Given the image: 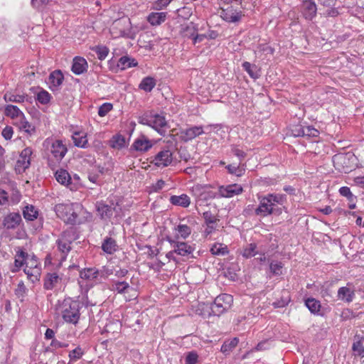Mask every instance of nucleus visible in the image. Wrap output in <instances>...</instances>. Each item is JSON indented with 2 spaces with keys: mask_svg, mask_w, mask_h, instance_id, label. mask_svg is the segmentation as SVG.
Listing matches in <instances>:
<instances>
[{
  "mask_svg": "<svg viewBox=\"0 0 364 364\" xmlns=\"http://www.w3.org/2000/svg\"><path fill=\"white\" fill-rule=\"evenodd\" d=\"M259 206L255 209V214L258 216L266 217L275 214L280 215L282 208L278 205H282L287 201L284 194L269 193L264 196H259Z\"/></svg>",
  "mask_w": 364,
  "mask_h": 364,
  "instance_id": "obj_1",
  "label": "nucleus"
},
{
  "mask_svg": "<svg viewBox=\"0 0 364 364\" xmlns=\"http://www.w3.org/2000/svg\"><path fill=\"white\" fill-rule=\"evenodd\" d=\"M82 304L79 300L65 299L57 307V311L63 320L69 323L76 324L80 319Z\"/></svg>",
  "mask_w": 364,
  "mask_h": 364,
  "instance_id": "obj_2",
  "label": "nucleus"
},
{
  "mask_svg": "<svg viewBox=\"0 0 364 364\" xmlns=\"http://www.w3.org/2000/svg\"><path fill=\"white\" fill-rule=\"evenodd\" d=\"M139 123L154 129L161 136H165L169 125L163 113L158 114L150 112L145 113L139 119Z\"/></svg>",
  "mask_w": 364,
  "mask_h": 364,
  "instance_id": "obj_3",
  "label": "nucleus"
},
{
  "mask_svg": "<svg viewBox=\"0 0 364 364\" xmlns=\"http://www.w3.org/2000/svg\"><path fill=\"white\" fill-rule=\"evenodd\" d=\"M54 210L57 216L67 224L73 225L76 223L77 214L74 211L73 204H57Z\"/></svg>",
  "mask_w": 364,
  "mask_h": 364,
  "instance_id": "obj_4",
  "label": "nucleus"
},
{
  "mask_svg": "<svg viewBox=\"0 0 364 364\" xmlns=\"http://www.w3.org/2000/svg\"><path fill=\"white\" fill-rule=\"evenodd\" d=\"M40 263L35 255L30 256L27 253L25 268L23 269L28 279L32 282H35L39 279L41 275Z\"/></svg>",
  "mask_w": 364,
  "mask_h": 364,
  "instance_id": "obj_5",
  "label": "nucleus"
},
{
  "mask_svg": "<svg viewBox=\"0 0 364 364\" xmlns=\"http://www.w3.org/2000/svg\"><path fill=\"white\" fill-rule=\"evenodd\" d=\"M233 301L230 294H222L218 296L211 306L212 313L215 316H220L228 310Z\"/></svg>",
  "mask_w": 364,
  "mask_h": 364,
  "instance_id": "obj_6",
  "label": "nucleus"
},
{
  "mask_svg": "<svg viewBox=\"0 0 364 364\" xmlns=\"http://www.w3.org/2000/svg\"><path fill=\"white\" fill-rule=\"evenodd\" d=\"M32 154L33 151L30 147H26L21 151L14 166L17 173H23L30 166Z\"/></svg>",
  "mask_w": 364,
  "mask_h": 364,
  "instance_id": "obj_7",
  "label": "nucleus"
},
{
  "mask_svg": "<svg viewBox=\"0 0 364 364\" xmlns=\"http://www.w3.org/2000/svg\"><path fill=\"white\" fill-rule=\"evenodd\" d=\"M63 285V275H60L57 272H49L44 277L43 287L46 290L60 289Z\"/></svg>",
  "mask_w": 364,
  "mask_h": 364,
  "instance_id": "obj_8",
  "label": "nucleus"
},
{
  "mask_svg": "<svg viewBox=\"0 0 364 364\" xmlns=\"http://www.w3.org/2000/svg\"><path fill=\"white\" fill-rule=\"evenodd\" d=\"M173 161V154L168 149H164L158 152L151 159V163L158 167H166Z\"/></svg>",
  "mask_w": 364,
  "mask_h": 364,
  "instance_id": "obj_9",
  "label": "nucleus"
},
{
  "mask_svg": "<svg viewBox=\"0 0 364 364\" xmlns=\"http://www.w3.org/2000/svg\"><path fill=\"white\" fill-rule=\"evenodd\" d=\"M166 240L170 243L171 247L174 248L176 254L180 256H189L194 251V248L187 242H178L170 237H166Z\"/></svg>",
  "mask_w": 364,
  "mask_h": 364,
  "instance_id": "obj_10",
  "label": "nucleus"
},
{
  "mask_svg": "<svg viewBox=\"0 0 364 364\" xmlns=\"http://www.w3.org/2000/svg\"><path fill=\"white\" fill-rule=\"evenodd\" d=\"M96 207L97 212L102 219L110 218L114 213L117 214L120 210V208L118 207V204H114V203L108 205L104 202H98Z\"/></svg>",
  "mask_w": 364,
  "mask_h": 364,
  "instance_id": "obj_11",
  "label": "nucleus"
},
{
  "mask_svg": "<svg viewBox=\"0 0 364 364\" xmlns=\"http://www.w3.org/2000/svg\"><path fill=\"white\" fill-rule=\"evenodd\" d=\"M154 144L144 134L139 136L131 146V149L139 152H146L151 149Z\"/></svg>",
  "mask_w": 364,
  "mask_h": 364,
  "instance_id": "obj_12",
  "label": "nucleus"
},
{
  "mask_svg": "<svg viewBox=\"0 0 364 364\" xmlns=\"http://www.w3.org/2000/svg\"><path fill=\"white\" fill-rule=\"evenodd\" d=\"M317 7L314 0H304L301 4V13L306 20H312L316 15Z\"/></svg>",
  "mask_w": 364,
  "mask_h": 364,
  "instance_id": "obj_13",
  "label": "nucleus"
},
{
  "mask_svg": "<svg viewBox=\"0 0 364 364\" xmlns=\"http://www.w3.org/2000/svg\"><path fill=\"white\" fill-rule=\"evenodd\" d=\"M21 215L18 213H10L3 220V225L7 230L16 229L21 223Z\"/></svg>",
  "mask_w": 364,
  "mask_h": 364,
  "instance_id": "obj_14",
  "label": "nucleus"
},
{
  "mask_svg": "<svg viewBox=\"0 0 364 364\" xmlns=\"http://www.w3.org/2000/svg\"><path fill=\"white\" fill-rule=\"evenodd\" d=\"M242 191V188L240 185L235 183L227 186H220L218 193L220 197L231 198L235 195L240 194Z\"/></svg>",
  "mask_w": 364,
  "mask_h": 364,
  "instance_id": "obj_15",
  "label": "nucleus"
},
{
  "mask_svg": "<svg viewBox=\"0 0 364 364\" xmlns=\"http://www.w3.org/2000/svg\"><path fill=\"white\" fill-rule=\"evenodd\" d=\"M203 133L201 126H193L181 131V138L184 141H188Z\"/></svg>",
  "mask_w": 364,
  "mask_h": 364,
  "instance_id": "obj_16",
  "label": "nucleus"
},
{
  "mask_svg": "<svg viewBox=\"0 0 364 364\" xmlns=\"http://www.w3.org/2000/svg\"><path fill=\"white\" fill-rule=\"evenodd\" d=\"M68 149L62 141L55 140L53 142L50 152L57 161H61L67 153Z\"/></svg>",
  "mask_w": 364,
  "mask_h": 364,
  "instance_id": "obj_17",
  "label": "nucleus"
},
{
  "mask_svg": "<svg viewBox=\"0 0 364 364\" xmlns=\"http://www.w3.org/2000/svg\"><path fill=\"white\" fill-rule=\"evenodd\" d=\"M87 62L84 58L76 56L73 58L71 70L74 74L81 75L87 71Z\"/></svg>",
  "mask_w": 364,
  "mask_h": 364,
  "instance_id": "obj_18",
  "label": "nucleus"
},
{
  "mask_svg": "<svg viewBox=\"0 0 364 364\" xmlns=\"http://www.w3.org/2000/svg\"><path fill=\"white\" fill-rule=\"evenodd\" d=\"M4 114L11 118L14 122L23 119L24 116L23 112L17 106L13 105H8L5 107Z\"/></svg>",
  "mask_w": 364,
  "mask_h": 364,
  "instance_id": "obj_19",
  "label": "nucleus"
},
{
  "mask_svg": "<svg viewBox=\"0 0 364 364\" xmlns=\"http://www.w3.org/2000/svg\"><path fill=\"white\" fill-rule=\"evenodd\" d=\"M221 16L225 21L228 22L235 23L239 21L241 19L242 12L230 8L223 10L221 12Z\"/></svg>",
  "mask_w": 364,
  "mask_h": 364,
  "instance_id": "obj_20",
  "label": "nucleus"
},
{
  "mask_svg": "<svg viewBox=\"0 0 364 364\" xmlns=\"http://www.w3.org/2000/svg\"><path fill=\"white\" fill-rule=\"evenodd\" d=\"M167 17L166 12H151L147 16V21L153 26H157L163 23Z\"/></svg>",
  "mask_w": 364,
  "mask_h": 364,
  "instance_id": "obj_21",
  "label": "nucleus"
},
{
  "mask_svg": "<svg viewBox=\"0 0 364 364\" xmlns=\"http://www.w3.org/2000/svg\"><path fill=\"white\" fill-rule=\"evenodd\" d=\"M364 337L361 335H355L354 337V342L352 345V350L354 356H359L364 358V346L363 345V341Z\"/></svg>",
  "mask_w": 364,
  "mask_h": 364,
  "instance_id": "obj_22",
  "label": "nucleus"
},
{
  "mask_svg": "<svg viewBox=\"0 0 364 364\" xmlns=\"http://www.w3.org/2000/svg\"><path fill=\"white\" fill-rule=\"evenodd\" d=\"M14 124L21 131H23L26 133L28 136H32L36 133L35 127L26 120L25 115L23 116V119L16 121V122H14Z\"/></svg>",
  "mask_w": 364,
  "mask_h": 364,
  "instance_id": "obj_23",
  "label": "nucleus"
},
{
  "mask_svg": "<svg viewBox=\"0 0 364 364\" xmlns=\"http://www.w3.org/2000/svg\"><path fill=\"white\" fill-rule=\"evenodd\" d=\"M170 203L176 206L187 208L191 204V198L186 194H181V196H171L169 198Z\"/></svg>",
  "mask_w": 364,
  "mask_h": 364,
  "instance_id": "obj_24",
  "label": "nucleus"
},
{
  "mask_svg": "<svg viewBox=\"0 0 364 364\" xmlns=\"http://www.w3.org/2000/svg\"><path fill=\"white\" fill-rule=\"evenodd\" d=\"M340 195H341L343 197H346L347 200H348V208L350 209H354L355 208V201H356V196H355L352 192L350 191V189L348 186H343L339 188L338 191Z\"/></svg>",
  "mask_w": 364,
  "mask_h": 364,
  "instance_id": "obj_25",
  "label": "nucleus"
},
{
  "mask_svg": "<svg viewBox=\"0 0 364 364\" xmlns=\"http://www.w3.org/2000/svg\"><path fill=\"white\" fill-rule=\"evenodd\" d=\"M117 245L114 239L107 237L102 243V250L107 254L112 255L117 251Z\"/></svg>",
  "mask_w": 364,
  "mask_h": 364,
  "instance_id": "obj_26",
  "label": "nucleus"
},
{
  "mask_svg": "<svg viewBox=\"0 0 364 364\" xmlns=\"http://www.w3.org/2000/svg\"><path fill=\"white\" fill-rule=\"evenodd\" d=\"M64 80V76L62 72L59 70L52 72L49 75V82L50 88H58L62 85Z\"/></svg>",
  "mask_w": 364,
  "mask_h": 364,
  "instance_id": "obj_27",
  "label": "nucleus"
},
{
  "mask_svg": "<svg viewBox=\"0 0 364 364\" xmlns=\"http://www.w3.org/2000/svg\"><path fill=\"white\" fill-rule=\"evenodd\" d=\"M55 177L57 181L63 185L69 187L72 190L71 186V177L69 173L65 169H60L55 172Z\"/></svg>",
  "mask_w": 364,
  "mask_h": 364,
  "instance_id": "obj_28",
  "label": "nucleus"
},
{
  "mask_svg": "<svg viewBox=\"0 0 364 364\" xmlns=\"http://www.w3.org/2000/svg\"><path fill=\"white\" fill-rule=\"evenodd\" d=\"M109 145L114 149H122L126 146L125 137L120 134H115L109 141Z\"/></svg>",
  "mask_w": 364,
  "mask_h": 364,
  "instance_id": "obj_29",
  "label": "nucleus"
},
{
  "mask_svg": "<svg viewBox=\"0 0 364 364\" xmlns=\"http://www.w3.org/2000/svg\"><path fill=\"white\" fill-rule=\"evenodd\" d=\"M138 63L134 58H130L127 55L121 57L117 63V67L122 70L136 67Z\"/></svg>",
  "mask_w": 364,
  "mask_h": 364,
  "instance_id": "obj_30",
  "label": "nucleus"
},
{
  "mask_svg": "<svg viewBox=\"0 0 364 364\" xmlns=\"http://www.w3.org/2000/svg\"><path fill=\"white\" fill-rule=\"evenodd\" d=\"M354 292L346 287H341L338 291V299L347 303L351 302L354 298Z\"/></svg>",
  "mask_w": 364,
  "mask_h": 364,
  "instance_id": "obj_31",
  "label": "nucleus"
},
{
  "mask_svg": "<svg viewBox=\"0 0 364 364\" xmlns=\"http://www.w3.org/2000/svg\"><path fill=\"white\" fill-rule=\"evenodd\" d=\"M242 67L249 74L250 77L255 80L259 77L260 70L256 65L245 61L242 63Z\"/></svg>",
  "mask_w": 364,
  "mask_h": 364,
  "instance_id": "obj_32",
  "label": "nucleus"
},
{
  "mask_svg": "<svg viewBox=\"0 0 364 364\" xmlns=\"http://www.w3.org/2000/svg\"><path fill=\"white\" fill-rule=\"evenodd\" d=\"M27 253L23 250L16 252L14 261V267L11 269L13 272H16L19 269L25 265Z\"/></svg>",
  "mask_w": 364,
  "mask_h": 364,
  "instance_id": "obj_33",
  "label": "nucleus"
},
{
  "mask_svg": "<svg viewBox=\"0 0 364 364\" xmlns=\"http://www.w3.org/2000/svg\"><path fill=\"white\" fill-rule=\"evenodd\" d=\"M56 244L58 246V250L61 252V260H65L67 255L71 250V246L70 243L61 240L58 237L56 240Z\"/></svg>",
  "mask_w": 364,
  "mask_h": 364,
  "instance_id": "obj_34",
  "label": "nucleus"
},
{
  "mask_svg": "<svg viewBox=\"0 0 364 364\" xmlns=\"http://www.w3.org/2000/svg\"><path fill=\"white\" fill-rule=\"evenodd\" d=\"M156 85V80L154 77L148 76L142 79L139 88L146 92H151Z\"/></svg>",
  "mask_w": 364,
  "mask_h": 364,
  "instance_id": "obj_35",
  "label": "nucleus"
},
{
  "mask_svg": "<svg viewBox=\"0 0 364 364\" xmlns=\"http://www.w3.org/2000/svg\"><path fill=\"white\" fill-rule=\"evenodd\" d=\"M305 305L314 314H318L321 310V303L314 298H308L305 300Z\"/></svg>",
  "mask_w": 364,
  "mask_h": 364,
  "instance_id": "obj_36",
  "label": "nucleus"
},
{
  "mask_svg": "<svg viewBox=\"0 0 364 364\" xmlns=\"http://www.w3.org/2000/svg\"><path fill=\"white\" fill-rule=\"evenodd\" d=\"M59 238L61 240L72 244V242L77 239V235L74 228H70L66 230L63 231Z\"/></svg>",
  "mask_w": 364,
  "mask_h": 364,
  "instance_id": "obj_37",
  "label": "nucleus"
},
{
  "mask_svg": "<svg viewBox=\"0 0 364 364\" xmlns=\"http://www.w3.org/2000/svg\"><path fill=\"white\" fill-rule=\"evenodd\" d=\"M258 254H260L257 250V247L255 243H250L247 245L242 250V255L248 259L251 258Z\"/></svg>",
  "mask_w": 364,
  "mask_h": 364,
  "instance_id": "obj_38",
  "label": "nucleus"
},
{
  "mask_svg": "<svg viewBox=\"0 0 364 364\" xmlns=\"http://www.w3.org/2000/svg\"><path fill=\"white\" fill-rule=\"evenodd\" d=\"M99 274V270L95 268L85 269L80 272V276L82 279L88 280L96 279Z\"/></svg>",
  "mask_w": 364,
  "mask_h": 364,
  "instance_id": "obj_39",
  "label": "nucleus"
},
{
  "mask_svg": "<svg viewBox=\"0 0 364 364\" xmlns=\"http://www.w3.org/2000/svg\"><path fill=\"white\" fill-rule=\"evenodd\" d=\"M4 100L6 102L23 103L26 100V95H15L10 92H6L4 95Z\"/></svg>",
  "mask_w": 364,
  "mask_h": 364,
  "instance_id": "obj_40",
  "label": "nucleus"
},
{
  "mask_svg": "<svg viewBox=\"0 0 364 364\" xmlns=\"http://www.w3.org/2000/svg\"><path fill=\"white\" fill-rule=\"evenodd\" d=\"M38 211L33 205H26L23 210V215L26 220L32 221L37 218Z\"/></svg>",
  "mask_w": 364,
  "mask_h": 364,
  "instance_id": "obj_41",
  "label": "nucleus"
},
{
  "mask_svg": "<svg viewBox=\"0 0 364 364\" xmlns=\"http://www.w3.org/2000/svg\"><path fill=\"white\" fill-rule=\"evenodd\" d=\"M129 288V283L126 282H114L111 284L109 289L119 294L124 293Z\"/></svg>",
  "mask_w": 364,
  "mask_h": 364,
  "instance_id": "obj_42",
  "label": "nucleus"
},
{
  "mask_svg": "<svg viewBox=\"0 0 364 364\" xmlns=\"http://www.w3.org/2000/svg\"><path fill=\"white\" fill-rule=\"evenodd\" d=\"M73 140L75 146L80 148H85L87 144L86 134L81 135L79 132L74 133Z\"/></svg>",
  "mask_w": 364,
  "mask_h": 364,
  "instance_id": "obj_43",
  "label": "nucleus"
},
{
  "mask_svg": "<svg viewBox=\"0 0 364 364\" xmlns=\"http://www.w3.org/2000/svg\"><path fill=\"white\" fill-rule=\"evenodd\" d=\"M238 343L239 339L237 338L227 341L222 345L220 350L223 353H228L237 346Z\"/></svg>",
  "mask_w": 364,
  "mask_h": 364,
  "instance_id": "obj_44",
  "label": "nucleus"
},
{
  "mask_svg": "<svg viewBox=\"0 0 364 364\" xmlns=\"http://www.w3.org/2000/svg\"><path fill=\"white\" fill-rule=\"evenodd\" d=\"M210 252L213 255H225L228 253V250L227 246L221 243H215L211 247Z\"/></svg>",
  "mask_w": 364,
  "mask_h": 364,
  "instance_id": "obj_45",
  "label": "nucleus"
},
{
  "mask_svg": "<svg viewBox=\"0 0 364 364\" xmlns=\"http://www.w3.org/2000/svg\"><path fill=\"white\" fill-rule=\"evenodd\" d=\"M228 172L231 174H235L237 176H241L245 173V169L244 168V165L241 166H235L232 164H230L226 166Z\"/></svg>",
  "mask_w": 364,
  "mask_h": 364,
  "instance_id": "obj_46",
  "label": "nucleus"
},
{
  "mask_svg": "<svg viewBox=\"0 0 364 364\" xmlns=\"http://www.w3.org/2000/svg\"><path fill=\"white\" fill-rule=\"evenodd\" d=\"M51 98L50 94L46 90H41L36 96V100L42 105L48 104Z\"/></svg>",
  "mask_w": 364,
  "mask_h": 364,
  "instance_id": "obj_47",
  "label": "nucleus"
},
{
  "mask_svg": "<svg viewBox=\"0 0 364 364\" xmlns=\"http://www.w3.org/2000/svg\"><path fill=\"white\" fill-rule=\"evenodd\" d=\"M176 230L183 239H186L191 233V228L187 225L180 224L176 228Z\"/></svg>",
  "mask_w": 364,
  "mask_h": 364,
  "instance_id": "obj_48",
  "label": "nucleus"
},
{
  "mask_svg": "<svg viewBox=\"0 0 364 364\" xmlns=\"http://www.w3.org/2000/svg\"><path fill=\"white\" fill-rule=\"evenodd\" d=\"M205 224H216L219 220L210 211H205L203 214Z\"/></svg>",
  "mask_w": 364,
  "mask_h": 364,
  "instance_id": "obj_49",
  "label": "nucleus"
},
{
  "mask_svg": "<svg viewBox=\"0 0 364 364\" xmlns=\"http://www.w3.org/2000/svg\"><path fill=\"white\" fill-rule=\"evenodd\" d=\"M94 50L100 60H105L109 53V49L105 46H97Z\"/></svg>",
  "mask_w": 364,
  "mask_h": 364,
  "instance_id": "obj_50",
  "label": "nucleus"
},
{
  "mask_svg": "<svg viewBox=\"0 0 364 364\" xmlns=\"http://www.w3.org/2000/svg\"><path fill=\"white\" fill-rule=\"evenodd\" d=\"M303 136L316 137L318 136V131L311 126L304 127L303 130Z\"/></svg>",
  "mask_w": 364,
  "mask_h": 364,
  "instance_id": "obj_51",
  "label": "nucleus"
},
{
  "mask_svg": "<svg viewBox=\"0 0 364 364\" xmlns=\"http://www.w3.org/2000/svg\"><path fill=\"white\" fill-rule=\"evenodd\" d=\"M113 108V105L111 103L105 102L103 103L98 109V114L100 117H105L110 112Z\"/></svg>",
  "mask_w": 364,
  "mask_h": 364,
  "instance_id": "obj_52",
  "label": "nucleus"
},
{
  "mask_svg": "<svg viewBox=\"0 0 364 364\" xmlns=\"http://www.w3.org/2000/svg\"><path fill=\"white\" fill-rule=\"evenodd\" d=\"M82 355H83L82 349L80 347H77L74 350H71L69 353V358H70V360L75 361V360H77L80 358H81Z\"/></svg>",
  "mask_w": 364,
  "mask_h": 364,
  "instance_id": "obj_53",
  "label": "nucleus"
},
{
  "mask_svg": "<svg viewBox=\"0 0 364 364\" xmlns=\"http://www.w3.org/2000/svg\"><path fill=\"white\" fill-rule=\"evenodd\" d=\"M269 268L272 274L280 275L282 274V263L280 262H272L270 263Z\"/></svg>",
  "mask_w": 364,
  "mask_h": 364,
  "instance_id": "obj_54",
  "label": "nucleus"
},
{
  "mask_svg": "<svg viewBox=\"0 0 364 364\" xmlns=\"http://www.w3.org/2000/svg\"><path fill=\"white\" fill-rule=\"evenodd\" d=\"M217 196V193L212 191H203L198 197V200H207L208 199L215 198Z\"/></svg>",
  "mask_w": 364,
  "mask_h": 364,
  "instance_id": "obj_55",
  "label": "nucleus"
},
{
  "mask_svg": "<svg viewBox=\"0 0 364 364\" xmlns=\"http://www.w3.org/2000/svg\"><path fill=\"white\" fill-rule=\"evenodd\" d=\"M198 355L194 352H190L186 357V364H196L198 362Z\"/></svg>",
  "mask_w": 364,
  "mask_h": 364,
  "instance_id": "obj_56",
  "label": "nucleus"
},
{
  "mask_svg": "<svg viewBox=\"0 0 364 364\" xmlns=\"http://www.w3.org/2000/svg\"><path fill=\"white\" fill-rule=\"evenodd\" d=\"M205 228L203 231V234L205 238H207L209 235H210L213 232H214L217 228L216 224H205Z\"/></svg>",
  "mask_w": 364,
  "mask_h": 364,
  "instance_id": "obj_57",
  "label": "nucleus"
},
{
  "mask_svg": "<svg viewBox=\"0 0 364 364\" xmlns=\"http://www.w3.org/2000/svg\"><path fill=\"white\" fill-rule=\"evenodd\" d=\"M231 151L232 153L240 160H242L246 156V153L242 150H240L237 146H232Z\"/></svg>",
  "mask_w": 364,
  "mask_h": 364,
  "instance_id": "obj_58",
  "label": "nucleus"
},
{
  "mask_svg": "<svg viewBox=\"0 0 364 364\" xmlns=\"http://www.w3.org/2000/svg\"><path fill=\"white\" fill-rule=\"evenodd\" d=\"M171 1V0H158L154 3V9L156 10H161L166 8Z\"/></svg>",
  "mask_w": 364,
  "mask_h": 364,
  "instance_id": "obj_59",
  "label": "nucleus"
},
{
  "mask_svg": "<svg viewBox=\"0 0 364 364\" xmlns=\"http://www.w3.org/2000/svg\"><path fill=\"white\" fill-rule=\"evenodd\" d=\"M13 128L9 126H6L2 131V136L6 140L11 139L13 136Z\"/></svg>",
  "mask_w": 364,
  "mask_h": 364,
  "instance_id": "obj_60",
  "label": "nucleus"
},
{
  "mask_svg": "<svg viewBox=\"0 0 364 364\" xmlns=\"http://www.w3.org/2000/svg\"><path fill=\"white\" fill-rule=\"evenodd\" d=\"M68 346V343L60 342L56 339H53L50 343V347L53 349H57L60 348H67Z\"/></svg>",
  "mask_w": 364,
  "mask_h": 364,
  "instance_id": "obj_61",
  "label": "nucleus"
},
{
  "mask_svg": "<svg viewBox=\"0 0 364 364\" xmlns=\"http://www.w3.org/2000/svg\"><path fill=\"white\" fill-rule=\"evenodd\" d=\"M304 127L296 125L293 127L291 129V134L294 136L298 137V136H303V130Z\"/></svg>",
  "mask_w": 364,
  "mask_h": 364,
  "instance_id": "obj_62",
  "label": "nucleus"
},
{
  "mask_svg": "<svg viewBox=\"0 0 364 364\" xmlns=\"http://www.w3.org/2000/svg\"><path fill=\"white\" fill-rule=\"evenodd\" d=\"M9 201V193L0 188V205H4L6 204Z\"/></svg>",
  "mask_w": 364,
  "mask_h": 364,
  "instance_id": "obj_63",
  "label": "nucleus"
},
{
  "mask_svg": "<svg viewBox=\"0 0 364 364\" xmlns=\"http://www.w3.org/2000/svg\"><path fill=\"white\" fill-rule=\"evenodd\" d=\"M50 0H31L33 7L36 9H41L45 5L48 4Z\"/></svg>",
  "mask_w": 364,
  "mask_h": 364,
  "instance_id": "obj_64",
  "label": "nucleus"
}]
</instances>
